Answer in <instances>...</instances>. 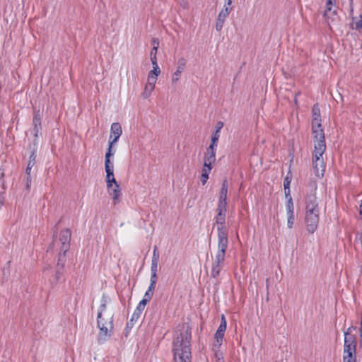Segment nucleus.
<instances>
[{
    "instance_id": "obj_1",
    "label": "nucleus",
    "mask_w": 362,
    "mask_h": 362,
    "mask_svg": "<svg viewBox=\"0 0 362 362\" xmlns=\"http://www.w3.org/2000/svg\"><path fill=\"white\" fill-rule=\"evenodd\" d=\"M192 333L188 325L183 324L175 334L172 352L173 362H192Z\"/></svg>"
},
{
    "instance_id": "obj_2",
    "label": "nucleus",
    "mask_w": 362,
    "mask_h": 362,
    "mask_svg": "<svg viewBox=\"0 0 362 362\" xmlns=\"http://www.w3.org/2000/svg\"><path fill=\"white\" fill-rule=\"evenodd\" d=\"M109 300L108 296L103 293L97 316L98 327L99 328L98 339V341L101 342H104L110 338L114 328L113 315L110 316L107 320H105L102 317L103 313L105 312L107 308Z\"/></svg>"
},
{
    "instance_id": "obj_3",
    "label": "nucleus",
    "mask_w": 362,
    "mask_h": 362,
    "mask_svg": "<svg viewBox=\"0 0 362 362\" xmlns=\"http://www.w3.org/2000/svg\"><path fill=\"white\" fill-rule=\"evenodd\" d=\"M325 150V139H314L312 162L314 173L318 177H323L325 171V165L322 158Z\"/></svg>"
},
{
    "instance_id": "obj_4",
    "label": "nucleus",
    "mask_w": 362,
    "mask_h": 362,
    "mask_svg": "<svg viewBox=\"0 0 362 362\" xmlns=\"http://www.w3.org/2000/svg\"><path fill=\"white\" fill-rule=\"evenodd\" d=\"M228 184L226 179L223 180L220 194L218 197V202L216 211L217 213L216 216V223L217 225L222 226L225 224L226 214L227 209V194H228Z\"/></svg>"
},
{
    "instance_id": "obj_5",
    "label": "nucleus",
    "mask_w": 362,
    "mask_h": 362,
    "mask_svg": "<svg viewBox=\"0 0 362 362\" xmlns=\"http://www.w3.org/2000/svg\"><path fill=\"white\" fill-rule=\"evenodd\" d=\"M312 133L314 139H325V134L321 124L320 110L318 104H315L312 109Z\"/></svg>"
},
{
    "instance_id": "obj_6",
    "label": "nucleus",
    "mask_w": 362,
    "mask_h": 362,
    "mask_svg": "<svg viewBox=\"0 0 362 362\" xmlns=\"http://www.w3.org/2000/svg\"><path fill=\"white\" fill-rule=\"evenodd\" d=\"M218 249L216 254L226 256V252L228 247V239L226 228L223 225H218Z\"/></svg>"
},
{
    "instance_id": "obj_7",
    "label": "nucleus",
    "mask_w": 362,
    "mask_h": 362,
    "mask_svg": "<svg viewBox=\"0 0 362 362\" xmlns=\"http://www.w3.org/2000/svg\"><path fill=\"white\" fill-rule=\"evenodd\" d=\"M356 327L351 326L346 329V331L344 332V339L343 353L356 350V337L351 334V332L353 330H356Z\"/></svg>"
},
{
    "instance_id": "obj_8",
    "label": "nucleus",
    "mask_w": 362,
    "mask_h": 362,
    "mask_svg": "<svg viewBox=\"0 0 362 362\" xmlns=\"http://www.w3.org/2000/svg\"><path fill=\"white\" fill-rule=\"evenodd\" d=\"M335 3L336 0H331L330 2L329 0H327L326 9L323 13L324 18L329 27L337 23L339 19L336 10L333 9V6H335Z\"/></svg>"
},
{
    "instance_id": "obj_9",
    "label": "nucleus",
    "mask_w": 362,
    "mask_h": 362,
    "mask_svg": "<svg viewBox=\"0 0 362 362\" xmlns=\"http://www.w3.org/2000/svg\"><path fill=\"white\" fill-rule=\"evenodd\" d=\"M122 134L121 125L118 122H115L111 124L110 136L109 139V145L107 152L113 153L112 151V146L115 144Z\"/></svg>"
},
{
    "instance_id": "obj_10",
    "label": "nucleus",
    "mask_w": 362,
    "mask_h": 362,
    "mask_svg": "<svg viewBox=\"0 0 362 362\" xmlns=\"http://www.w3.org/2000/svg\"><path fill=\"white\" fill-rule=\"evenodd\" d=\"M319 214L320 209L315 194H310L305 197V214Z\"/></svg>"
},
{
    "instance_id": "obj_11",
    "label": "nucleus",
    "mask_w": 362,
    "mask_h": 362,
    "mask_svg": "<svg viewBox=\"0 0 362 362\" xmlns=\"http://www.w3.org/2000/svg\"><path fill=\"white\" fill-rule=\"evenodd\" d=\"M71 232L70 229L65 228L61 230L59 234V241L62 246L59 251L63 252L64 257L66 256V252L69 250Z\"/></svg>"
},
{
    "instance_id": "obj_12",
    "label": "nucleus",
    "mask_w": 362,
    "mask_h": 362,
    "mask_svg": "<svg viewBox=\"0 0 362 362\" xmlns=\"http://www.w3.org/2000/svg\"><path fill=\"white\" fill-rule=\"evenodd\" d=\"M319 214H305V221L306 223V230L309 233H313L317 228L319 223Z\"/></svg>"
},
{
    "instance_id": "obj_13",
    "label": "nucleus",
    "mask_w": 362,
    "mask_h": 362,
    "mask_svg": "<svg viewBox=\"0 0 362 362\" xmlns=\"http://www.w3.org/2000/svg\"><path fill=\"white\" fill-rule=\"evenodd\" d=\"M42 113L40 110H35L33 112V134L35 139L38 137V135L42 129Z\"/></svg>"
},
{
    "instance_id": "obj_14",
    "label": "nucleus",
    "mask_w": 362,
    "mask_h": 362,
    "mask_svg": "<svg viewBox=\"0 0 362 362\" xmlns=\"http://www.w3.org/2000/svg\"><path fill=\"white\" fill-rule=\"evenodd\" d=\"M114 153L106 152L105 158V169L106 172V180L111 179L114 177V166L110 162V157L113 156Z\"/></svg>"
},
{
    "instance_id": "obj_15",
    "label": "nucleus",
    "mask_w": 362,
    "mask_h": 362,
    "mask_svg": "<svg viewBox=\"0 0 362 362\" xmlns=\"http://www.w3.org/2000/svg\"><path fill=\"white\" fill-rule=\"evenodd\" d=\"M186 66V60L184 57H181L177 61V66L176 71L173 75L172 81L173 83H176L179 81L180 76L182 72L185 70Z\"/></svg>"
},
{
    "instance_id": "obj_16",
    "label": "nucleus",
    "mask_w": 362,
    "mask_h": 362,
    "mask_svg": "<svg viewBox=\"0 0 362 362\" xmlns=\"http://www.w3.org/2000/svg\"><path fill=\"white\" fill-rule=\"evenodd\" d=\"M216 147L209 146L206 148V152L204 154V160L209 162V164H214L216 161Z\"/></svg>"
},
{
    "instance_id": "obj_17",
    "label": "nucleus",
    "mask_w": 362,
    "mask_h": 362,
    "mask_svg": "<svg viewBox=\"0 0 362 362\" xmlns=\"http://www.w3.org/2000/svg\"><path fill=\"white\" fill-rule=\"evenodd\" d=\"M109 194L113 199L114 204H116L119 202V196L121 195V188L119 185H116L110 188H107Z\"/></svg>"
},
{
    "instance_id": "obj_18",
    "label": "nucleus",
    "mask_w": 362,
    "mask_h": 362,
    "mask_svg": "<svg viewBox=\"0 0 362 362\" xmlns=\"http://www.w3.org/2000/svg\"><path fill=\"white\" fill-rule=\"evenodd\" d=\"M343 362H356V350L344 352Z\"/></svg>"
},
{
    "instance_id": "obj_19",
    "label": "nucleus",
    "mask_w": 362,
    "mask_h": 362,
    "mask_svg": "<svg viewBox=\"0 0 362 362\" xmlns=\"http://www.w3.org/2000/svg\"><path fill=\"white\" fill-rule=\"evenodd\" d=\"M140 317L139 315H134V313H133L131 319L127 323L126 327H125V336L127 337L129 332L131 331L132 328L134 325V323L138 320V319Z\"/></svg>"
},
{
    "instance_id": "obj_20",
    "label": "nucleus",
    "mask_w": 362,
    "mask_h": 362,
    "mask_svg": "<svg viewBox=\"0 0 362 362\" xmlns=\"http://www.w3.org/2000/svg\"><path fill=\"white\" fill-rule=\"evenodd\" d=\"M223 337H224V332H219V331L216 330L215 335H214L215 342L214 344V349H215L216 348L217 349L220 348V346H221L222 342H223Z\"/></svg>"
},
{
    "instance_id": "obj_21",
    "label": "nucleus",
    "mask_w": 362,
    "mask_h": 362,
    "mask_svg": "<svg viewBox=\"0 0 362 362\" xmlns=\"http://www.w3.org/2000/svg\"><path fill=\"white\" fill-rule=\"evenodd\" d=\"M154 88L155 87L152 86L151 83L148 84L146 83L144 87V90L141 93V96L145 99L148 98L151 95Z\"/></svg>"
},
{
    "instance_id": "obj_22",
    "label": "nucleus",
    "mask_w": 362,
    "mask_h": 362,
    "mask_svg": "<svg viewBox=\"0 0 362 362\" xmlns=\"http://www.w3.org/2000/svg\"><path fill=\"white\" fill-rule=\"evenodd\" d=\"M222 267H223L222 266L212 264L211 272V277L216 278L219 275Z\"/></svg>"
},
{
    "instance_id": "obj_23",
    "label": "nucleus",
    "mask_w": 362,
    "mask_h": 362,
    "mask_svg": "<svg viewBox=\"0 0 362 362\" xmlns=\"http://www.w3.org/2000/svg\"><path fill=\"white\" fill-rule=\"evenodd\" d=\"M231 11H232V8H226V7L223 6V8L219 12V13L218 15V17L221 18H222L223 20H226V18L230 14Z\"/></svg>"
},
{
    "instance_id": "obj_24",
    "label": "nucleus",
    "mask_w": 362,
    "mask_h": 362,
    "mask_svg": "<svg viewBox=\"0 0 362 362\" xmlns=\"http://www.w3.org/2000/svg\"><path fill=\"white\" fill-rule=\"evenodd\" d=\"M288 221L287 226L288 228H291L293 226L295 217H294V211H288L287 212Z\"/></svg>"
},
{
    "instance_id": "obj_25",
    "label": "nucleus",
    "mask_w": 362,
    "mask_h": 362,
    "mask_svg": "<svg viewBox=\"0 0 362 362\" xmlns=\"http://www.w3.org/2000/svg\"><path fill=\"white\" fill-rule=\"evenodd\" d=\"M226 256L221 255L220 254H216L215 259L213 264L219 265L223 267V264L225 261Z\"/></svg>"
},
{
    "instance_id": "obj_26",
    "label": "nucleus",
    "mask_w": 362,
    "mask_h": 362,
    "mask_svg": "<svg viewBox=\"0 0 362 362\" xmlns=\"http://www.w3.org/2000/svg\"><path fill=\"white\" fill-rule=\"evenodd\" d=\"M219 137H220L219 132H217V131H215L211 136V144L209 146H212L213 147H216L217 141H218Z\"/></svg>"
},
{
    "instance_id": "obj_27",
    "label": "nucleus",
    "mask_w": 362,
    "mask_h": 362,
    "mask_svg": "<svg viewBox=\"0 0 362 362\" xmlns=\"http://www.w3.org/2000/svg\"><path fill=\"white\" fill-rule=\"evenodd\" d=\"M63 272H64V264H62L59 269H57V271H56V273L54 275V279H55L56 281H59L62 279V275H63Z\"/></svg>"
},
{
    "instance_id": "obj_28",
    "label": "nucleus",
    "mask_w": 362,
    "mask_h": 362,
    "mask_svg": "<svg viewBox=\"0 0 362 362\" xmlns=\"http://www.w3.org/2000/svg\"><path fill=\"white\" fill-rule=\"evenodd\" d=\"M64 262H65V257H64V255H63V252L59 251L58 261H57L56 268L59 269L62 264L64 265Z\"/></svg>"
},
{
    "instance_id": "obj_29",
    "label": "nucleus",
    "mask_w": 362,
    "mask_h": 362,
    "mask_svg": "<svg viewBox=\"0 0 362 362\" xmlns=\"http://www.w3.org/2000/svg\"><path fill=\"white\" fill-rule=\"evenodd\" d=\"M291 182V176H289L288 175H287L284 180V191H286L287 189H290Z\"/></svg>"
},
{
    "instance_id": "obj_30",
    "label": "nucleus",
    "mask_w": 362,
    "mask_h": 362,
    "mask_svg": "<svg viewBox=\"0 0 362 362\" xmlns=\"http://www.w3.org/2000/svg\"><path fill=\"white\" fill-rule=\"evenodd\" d=\"M224 22H225V20L221 18H218L217 17V19H216V30L217 31H220L223 26V24H224Z\"/></svg>"
},
{
    "instance_id": "obj_31",
    "label": "nucleus",
    "mask_w": 362,
    "mask_h": 362,
    "mask_svg": "<svg viewBox=\"0 0 362 362\" xmlns=\"http://www.w3.org/2000/svg\"><path fill=\"white\" fill-rule=\"evenodd\" d=\"M159 252L158 251L157 246H155L153 251L152 262H158L159 261Z\"/></svg>"
},
{
    "instance_id": "obj_32",
    "label": "nucleus",
    "mask_w": 362,
    "mask_h": 362,
    "mask_svg": "<svg viewBox=\"0 0 362 362\" xmlns=\"http://www.w3.org/2000/svg\"><path fill=\"white\" fill-rule=\"evenodd\" d=\"M35 163H36V155H35V153L34 151H33L29 157L28 165L33 167L35 165Z\"/></svg>"
},
{
    "instance_id": "obj_33",
    "label": "nucleus",
    "mask_w": 362,
    "mask_h": 362,
    "mask_svg": "<svg viewBox=\"0 0 362 362\" xmlns=\"http://www.w3.org/2000/svg\"><path fill=\"white\" fill-rule=\"evenodd\" d=\"M214 350L215 351V356L216 358V362H224L223 354L219 350H216V349Z\"/></svg>"
},
{
    "instance_id": "obj_34",
    "label": "nucleus",
    "mask_w": 362,
    "mask_h": 362,
    "mask_svg": "<svg viewBox=\"0 0 362 362\" xmlns=\"http://www.w3.org/2000/svg\"><path fill=\"white\" fill-rule=\"evenodd\" d=\"M160 74V68L153 67V69L151 71H150V72L148 73V75L153 76L154 77L157 78Z\"/></svg>"
},
{
    "instance_id": "obj_35",
    "label": "nucleus",
    "mask_w": 362,
    "mask_h": 362,
    "mask_svg": "<svg viewBox=\"0 0 362 362\" xmlns=\"http://www.w3.org/2000/svg\"><path fill=\"white\" fill-rule=\"evenodd\" d=\"M145 308V306H143L142 305H141L140 303L138 304L136 308L134 310V315H141L142 311L144 310Z\"/></svg>"
},
{
    "instance_id": "obj_36",
    "label": "nucleus",
    "mask_w": 362,
    "mask_h": 362,
    "mask_svg": "<svg viewBox=\"0 0 362 362\" xmlns=\"http://www.w3.org/2000/svg\"><path fill=\"white\" fill-rule=\"evenodd\" d=\"M107 182V187L110 188V187H112L116 185H119L115 177H111V179H109L106 180Z\"/></svg>"
},
{
    "instance_id": "obj_37",
    "label": "nucleus",
    "mask_w": 362,
    "mask_h": 362,
    "mask_svg": "<svg viewBox=\"0 0 362 362\" xmlns=\"http://www.w3.org/2000/svg\"><path fill=\"white\" fill-rule=\"evenodd\" d=\"M156 81H157V78L154 77L153 76L148 75V79H147L148 84L151 83L152 86L155 87Z\"/></svg>"
},
{
    "instance_id": "obj_38",
    "label": "nucleus",
    "mask_w": 362,
    "mask_h": 362,
    "mask_svg": "<svg viewBox=\"0 0 362 362\" xmlns=\"http://www.w3.org/2000/svg\"><path fill=\"white\" fill-rule=\"evenodd\" d=\"M286 209L287 212L294 211L293 202H286Z\"/></svg>"
},
{
    "instance_id": "obj_39",
    "label": "nucleus",
    "mask_w": 362,
    "mask_h": 362,
    "mask_svg": "<svg viewBox=\"0 0 362 362\" xmlns=\"http://www.w3.org/2000/svg\"><path fill=\"white\" fill-rule=\"evenodd\" d=\"M158 262H155L151 261V273H157L158 272Z\"/></svg>"
},
{
    "instance_id": "obj_40",
    "label": "nucleus",
    "mask_w": 362,
    "mask_h": 362,
    "mask_svg": "<svg viewBox=\"0 0 362 362\" xmlns=\"http://www.w3.org/2000/svg\"><path fill=\"white\" fill-rule=\"evenodd\" d=\"M31 182H32L31 176H26V185H25V188H26V190H27L28 192H29V191L30 190Z\"/></svg>"
},
{
    "instance_id": "obj_41",
    "label": "nucleus",
    "mask_w": 362,
    "mask_h": 362,
    "mask_svg": "<svg viewBox=\"0 0 362 362\" xmlns=\"http://www.w3.org/2000/svg\"><path fill=\"white\" fill-rule=\"evenodd\" d=\"M284 192L286 202H293V199L291 196V190L287 189L286 191H284Z\"/></svg>"
},
{
    "instance_id": "obj_42",
    "label": "nucleus",
    "mask_w": 362,
    "mask_h": 362,
    "mask_svg": "<svg viewBox=\"0 0 362 362\" xmlns=\"http://www.w3.org/2000/svg\"><path fill=\"white\" fill-rule=\"evenodd\" d=\"M158 48V47H157V46L153 47V48H152V49L151 51V53H150L151 59H152V57H153V56H154V58H157L156 57V54H157Z\"/></svg>"
},
{
    "instance_id": "obj_43",
    "label": "nucleus",
    "mask_w": 362,
    "mask_h": 362,
    "mask_svg": "<svg viewBox=\"0 0 362 362\" xmlns=\"http://www.w3.org/2000/svg\"><path fill=\"white\" fill-rule=\"evenodd\" d=\"M153 295V291L147 290L144 294V296L146 298L148 299L149 300L151 299L152 296Z\"/></svg>"
},
{
    "instance_id": "obj_44",
    "label": "nucleus",
    "mask_w": 362,
    "mask_h": 362,
    "mask_svg": "<svg viewBox=\"0 0 362 362\" xmlns=\"http://www.w3.org/2000/svg\"><path fill=\"white\" fill-rule=\"evenodd\" d=\"M355 25L356 29L362 28V13L360 15V19L356 22Z\"/></svg>"
},
{
    "instance_id": "obj_45",
    "label": "nucleus",
    "mask_w": 362,
    "mask_h": 362,
    "mask_svg": "<svg viewBox=\"0 0 362 362\" xmlns=\"http://www.w3.org/2000/svg\"><path fill=\"white\" fill-rule=\"evenodd\" d=\"M223 122L221 121L218 122L216 123V131H217V132H220V131L223 128Z\"/></svg>"
},
{
    "instance_id": "obj_46",
    "label": "nucleus",
    "mask_w": 362,
    "mask_h": 362,
    "mask_svg": "<svg viewBox=\"0 0 362 362\" xmlns=\"http://www.w3.org/2000/svg\"><path fill=\"white\" fill-rule=\"evenodd\" d=\"M208 178H209L208 175H206L205 174H202V175H201V182H202L203 185L206 184Z\"/></svg>"
},
{
    "instance_id": "obj_47",
    "label": "nucleus",
    "mask_w": 362,
    "mask_h": 362,
    "mask_svg": "<svg viewBox=\"0 0 362 362\" xmlns=\"http://www.w3.org/2000/svg\"><path fill=\"white\" fill-rule=\"evenodd\" d=\"M157 281V273H151V282L156 284Z\"/></svg>"
},
{
    "instance_id": "obj_48",
    "label": "nucleus",
    "mask_w": 362,
    "mask_h": 362,
    "mask_svg": "<svg viewBox=\"0 0 362 362\" xmlns=\"http://www.w3.org/2000/svg\"><path fill=\"white\" fill-rule=\"evenodd\" d=\"M232 3H233V0H226L223 6L228 8H232V7H231Z\"/></svg>"
},
{
    "instance_id": "obj_49",
    "label": "nucleus",
    "mask_w": 362,
    "mask_h": 362,
    "mask_svg": "<svg viewBox=\"0 0 362 362\" xmlns=\"http://www.w3.org/2000/svg\"><path fill=\"white\" fill-rule=\"evenodd\" d=\"M151 63L153 65V67L159 68V66L157 64V58H154V57H152V59H151Z\"/></svg>"
},
{
    "instance_id": "obj_50",
    "label": "nucleus",
    "mask_w": 362,
    "mask_h": 362,
    "mask_svg": "<svg viewBox=\"0 0 362 362\" xmlns=\"http://www.w3.org/2000/svg\"><path fill=\"white\" fill-rule=\"evenodd\" d=\"M212 165L213 164H209V162L204 160L203 168H206L207 169H209L211 171L212 169Z\"/></svg>"
},
{
    "instance_id": "obj_51",
    "label": "nucleus",
    "mask_w": 362,
    "mask_h": 362,
    "mask_svg": "<svg viewBox=\"0 0 362 362\" xmlns=\"http://www.w3.org/2000/svg\"><path fill=\"white\" fill-rule=\"evenodd\" d=\"M150 300L145 297L143 298V299L139 303L143 306H146V305L149 302Z\"/></svg>"
},
{
    "instance_id": "obj_52",
    "label": "nucleus",
    "mask_w": 362,
    "mask_h": 362,
    "mask_svg": "<svg viewBox=\"0 0 362 362\" xmlns=\"http://www.w3.org/2000/svg\"><path fill=\"white\" fill-rule=\"evenodd\" d=\"M32 168H33V166L27 165V168L25 170L26 176H31L30 171H31Z\"/></svg>"
},
{
    "instance_id": "obj_53",
    "label": "nucleus",
    "mask_w": 362,
    "mask_h": 362,
    "mask_svg": "<svg viewBox=\"0 0 362 362\" xmlns=\"http://www.w3.org/2000/svg\"><path fill=\"white\" fill-rule=\"evenodd\" d=\"M226 329V325L224 326V325H219L217 331L222 332L225 333Z\"/></svg>"
},
{
    "instance_id": "obj_54",
    "label": "nucleus",
    "mask_w": 362,
    "mask_h": 362,
    "mask_svg": "<svg viewBox=\"0 0 362 362\" xmlns=\"http://www.w3.org/2000/svg\"><path fill=\"white\" fill-rule=\"evenodd\" d=\"M220 325L224 326L227 325L226 320L223 315H221V320Z\"/></svg>"
},
{
    "instance_id": "obj_55",
    "label": "nucleus",
    "mask_w": 362,
    "mask_h": 362,
    "mask_svg": "<svg viewBox=\"0 0 362 362\" xmlns=\"http://www.w3.org/2000/svg\"><path fill=\"white\" fill-rule=\"evenodd\" d=\"M156 284H155V283L151 282V283H150V285H149V286H148V290H150V291H154L155 288H156Z\"/></svg>"
},
{
    "instance_id": "obj_56",
    "label": "nucleus",
    "mask_w": 362,
    "mask_h": 362,
    "mask_svg": "<svg viewBox=\"0 0 362 362\" xmlns=\"http://www.w3.org/2000/svg\"><path fill=\"white\" fill-rule=\"evenodd\" d=\"M152 44H153V47L154 46H157V47H158V46H159V41H158V40L156 39V38H153L152 40Z\"/></svg>"
},
{
    "instance_id": "obj_57",
    "label": "nucleus",
    "mask_w": 362,
    "mask_h": 362,
    "mask_svg": "<svg viewBox=\"0 0 362 362\" xmlns=\"http://www.w3.org/2000/svg\"><path fill=\"white\" fill-rule=\"evenodd\" d=\"M210 172L211 171L209 169H207L206 168H203L202 174H205L209 176Z\"/></svg>"
},
{
    "instance_id": "obj_58",
    "label": "nucleus",
    "mask_w": 362,
    "mask_h": 362,
    "mask_svg": "<svg viewBox=\"0 0 362 362\" xmlns=\"http://www.w3.org/2000/svg\"><path fill=\"white\" fill-rule=\"evenodd\" d=\"M4 202V198L0 195V209L3 206Z\"/></svg>"
},
{
    "instance_id": "obj_59",
    "label": "nucleus",
    "mask_w": 362,
    "mask_h": 362,
    "mask_svg": "<svg viewBox=\"0 0 362 362\" xmlns=\"http://www.w3.org/2000/svg\"><path fill=\"white\" fill-rule=\"evenodd\" d=\"M300 93H298V94H296L295 95V98H294V103L295 104H297L298 103V100H297V95H299Z\"/></svg>"
},
{
    "instance_id": "obj_60",
    "label": "nucleus",
    "mask_w": 362,
    "mask_h": 362,
    "mask_svg": "<svg viewBox=\"0 0 362 362\" xmlns=\"http://www.w3.org/2000/svg\"><path fill=\"white\" fill-rule=\"evenodd\" d=\"M359 335H360V337L362 338V328H360V327H359Z\"/></svg>"
},
{
    "instance_id": "obj_61",
    "label": "nucleus",
    "mask_w": 362,
    "mask_h": 362,
    "mask_svg": "<svg viewBox=\"0 0 362 362\" xmlns=\"http://www.w3.org/2000/svg\"><path fill=\"white\" fill-rule=\"evenodd\" d=\"M360 214L362 215V202H361V204L360 206Z\"/></svg>"
},
{
    "instance_id": "obj_62",
    "label": "nucleus",
    "mask_w": 362,
    "mask_h": 362,
    "mask_svg": "<svg viewBox=\"0 0 362 362\" xmlns=\"http://www.w3.org/2000/svg\"><path fill=\"white\" fill-rule=\"evenodd\" d=\"M360 328H362V317H361V322H360Z\"/></svg>"
}]
</instances>
